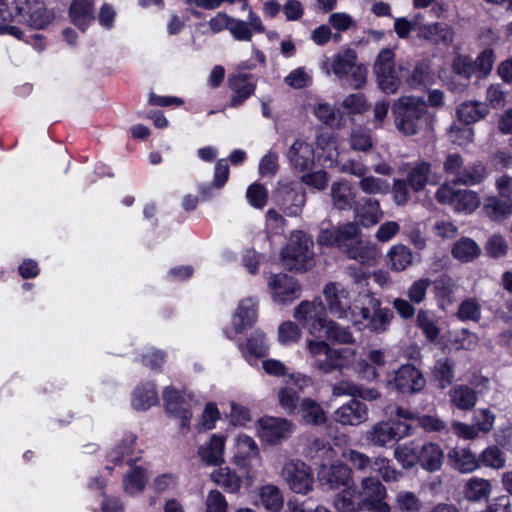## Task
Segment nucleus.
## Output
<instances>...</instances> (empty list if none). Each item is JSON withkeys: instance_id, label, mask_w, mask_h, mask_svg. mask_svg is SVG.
Here are the masks:
<instances>
[{"instance_id": "680f3d73", "label": "nucleus", "mask_w": 512, "mask_h": 512, "mask_svg": "<svg viewBox=\"0 0 512 512\" xmlns=\"http://www.w3.org/2000/svg\"><path fill=\"white\" fill-rule=\"evenodd\" d=\"M456 315L461 321L478 322L481 319V306L474 299L467 298L459 305Z\"/></svg>"}, {"instance_id": "7c9ffc66", "label": "nucleus", "mask_w": 512, "mask_h": 512, "mask_svg": "<svg viewBox=\"0 0 512 512\" xmlns=\"http://www.w3.org/2000/svg\"><path fill=\"white\" fill-rule=\"evenodd\" d=\"M238 348L245 358L262 359L268 355L266 335L261 330H254L246 342L238 344Z\"/></svg>"}, {"instance_id": "09e8293b", "label": "nucleus", "mask_w": 512, "mask_h": 512, "mask_svg": "<svg viewBox=\"0 0 512 512\" xmlns=\"http://www.w3.org/2000/svg\"><path fill=\"white\" fill-rule=\"evenodd\" d=\"M331 197L334 206L340 210L351 209L356 203L355 195L351 188L340 182L333 183Z\"/></svg>"}, {"instance_id": "37998d69", "label": "nucleus", "mask_w": 512, "mask_h": 512, "mask_svg": "<svg viewBox=\"0 0 512 512\" xmlns=\"http://www.w3.org/2000/svg\"><path fill=\"white\" fill-rule=\"evenodd\" d=\"M431 284H433V292L439 308H444L445 305L452 304L454 281L449 275L443 274L433 282L431 281Z\"/></svg>"}, {"instance_id": "e433bc0d", "label": "nucleus", "mask_w": 512, "mask_h": 512, "mask_svg": "<svg viewBox=\"0 0 512 512\" xmlns=\"http://www.w3.org/2000/svg\"><path fill=\"white\" fill-rule=\"evenodd\" d=\"M296 414H300L306 424L315 426L322 425L327 420L322 406L312 398L302 399Z\"/></svg>"}, {"instance_id": "1a4fd4ad", "label": "nucleus", "mask_w": 512, "mask_h": 512, "mask_svg": "<svg viewBox=\"0 0 512 512\" xmlns=\"http://www.w3.org/2000/svg\"><path fill=\"white\" fill-rule=\"evenodd\" d=\"M426 386L423 373L413 364L401 365L387 380V387L398 394L412 395L421 392Z\"/></svg>"}, {"instance_id": "5701e85b", "label": "nucleus", "mask_w": 512, "mask_h": 512, "mask_svg": "<svg viewBox=\"0 0 512 512\" xmlns=\"http://www.w3.org/2000/svg\"><path fill=\"white\" fill-rule=\"evenodd\" d=\"M68 16L75 27L85 32L95 20V0H72Z\"/></svg>"}, {"instance_id": "ea45409f", "label": "nucleus", "mask_w": 512, "mask_h": 512, "mask_svg": "<svg viewBox=\"0 0 512 512\" xmlns=\"http://www.w3.org/2000/svg\"><path fill=\"white\" fill-rule=\"evenodd\" d=\"M432 377L440 389L451 386L455 378L454 362L448 357L438 359L432 369Z\"/></svg>"}, {"instance_id": "39448f33", "label": "nucleus", "mask_w": 512, "mask_h": 512, "mask_svg": "<svg viewBox=\"0 0 512 512\" xmlns=\"http://www.w3.org/2000/svg\"><path fill=\"white\" fill-rule=\"evenodd\" d=\"M312 241L299 231L291 236L290 242L281 250V260L289 271L306 272L313 265V254L310 251Z\"/></svg>"}, {"instance_id": "69168bd1", "label": "nucleus", "mask_w": 512, "mask_h": 512, "mask_svg": "<svg viewBox=\"0 0 512 512\" xmlns=\"http://www.w3.org/2000/svg\"><path fill=\"white\" fill-rule=\"evenodd\" d=\"M301 337L299 326L292 321L283 322L278 329V338L282 344H291L297 342Z\"/></svg>"}, {"instance_id": "b1692460", "label": "nucleus", "mask_w": 512, "mask_h": 512, "mask_svg": "<svg viewBox=\"0 0 512 512\" xmlns=\"http://www.w3.org/2000/svg\"><path fill=\"white\" fill-rule=\"evenodd\" d=\"M367 418V405L357 399H351L335 411V420L342 425L357 426Z\"/></svg>"}, {"instance_id": "4d7b16f0", "label": "nucleus", "mask_w": 512, "mask_h": 512, "mask_svg": "<svg viewBox=\"0 0 512 512\" xmlns=\"http://www.w3.org/2000/svg\"><path fill=\"white\" fill-rule=\"evenodd\" d=\"M423 504L419 497L410 491H400L395 498L394 507L398 512H419Z\"/></svg>"}, {"instance_id": "f257e3e1", "label": "nucleus", "mask_w": 512, "mask_h": 512, "mask_svg": "<svg viewBox=\"0 0 512 512\" xmlns=\"http://www.w3.org/2000/svg\"><path fill=\"white\" fill-rule=\"evenodd\" d=\"M294 317L307 329L309 334L320 340H309L307 349L313 356L312 366L320 374L335 371L343 374L354 364L355 350L351 348H331L326 340L333 343L350 344L354 338L349 328L340 326L327 318V309L320 299L302 301L294 312Z\"/></svg>"}, {"instance_id": "de8ad7c7", "label": "nucleus", "mask_w": 512, "mask_h": 512, "mask_svg": "<svg viewBox=\"0 0 512 512\" xmlns=\"http://www.w3.org/2000/svg\"><path fill=\"white\" fill-rule=\"evenodd\" d=\"M336 395H350L353 397H360L363 400H376L380 397V393L374 388H364L353 383L341 382L334 387Z\"/></svg>"}, {"instance_id": "a211bd4d", "label": "nucleus", "mask_w": 512, "mask_h": 512, "mask_svg": "<svg viewBox=\"0 0 512 512\" xmlns=\"http://www.w3.org/2000/svg\"><path fill=\"white\" fill-rule=\"evenodd\" d=\"M324 296L327 302V309L332 316L344 318L351 309L349 292L340 284L330 282L324 288Z\"/></svg>"}, {"instance_id": "774afa93", "label": "nucleus", "mask_w": 512, "mask_h": 512, "mask_svg": "<svg viewBox=\"0 0 512 512\" xmlns=\"http://www.w3.org/2000/svg\"><path fill=\"white\" fill-rule=\"evenodd\" d=\"M343 107L351 114H361L367 111L369 105L362 93H354L346 96L342 102Z\"/></svg>"}, {"instance_id": "20e7f679", "label": "nucleus", "mask_w": 512, "mask_h": 512, "mask_svg": "<svg viewBox=\"0 0 512 512\" xmlns=\"http://www.w3.org/2000/svg\"><path fill=\"white\" fill-rule=\"evenodd\" d=\"M394 455L403 468L409 469L418 465L428 473L440 471L446 459L441 446L431 441L423 444L415 441L404 443L396 447Z\"/></svg>"}, {"instance_id": "bf43d9fd", "label": "nucleus", "mask_w": 512, "mask_h": 512, "mask_svg": "<svg viewBox=\"0 0 512 512\" xmlns=\"http://www.w3.org/2000/svg\"><path fill=\"white\" fill-rule=\"evenodd\" d=\"M246 198L252 207L256 209H262L268 202V190L263 184L254 182L248 186L246 191Z\"/></svg>"}, {"instance_id": "a19ab883", "label": "nucleus", "mask_w": 512, "mask_h": 512, "mask_svg": "<svg viewBox=\"0 0 512 512\" xmlns=\"http://www.w3.org/2000/svg\"><path fill=\"white\" fill-rule=\"evenodd\" d=\"M492 490L491 482L487 479L472 477L464 485V496L468 501L479 502L488 500Z\"/></svg>"}, {"instance_id": "4be33fe9", "label": "nucleus", "mask_w": 512, "mask_h": 512, "mask_svg": "<svg viewBox=\"0 0 512 512\" xmlns=\"http://www.w3.org/2000/svg\"><path fill=\"white\" fill-rule=\"evenodd\" d=\"M258 305L252 298L240 301L232 318L233 331L236 335L251 329L257 322Z\"/></svg>"}, {"instance_id": "79ce46f5", "label": "nucleus", "mask_w": 512, "mask_h": 512, "mask_svg": "<svg viewBox=\"0 0 512 512\" xmlns=\"http://www.w3.org/2000/svg\"><path fill=\"white\" fill-rule=\"evenodd\" d=\"M138 458L128 459L127 464L131 466L123 479V485L127 492H142L147 482V470L142 466L134 465Z\"/></svg>"}, {"instance_id": "338daca9", "label": "nucleus", "mask_w": 512, "mask_h": 512, "mask_svg": "<svg viewBox=\"0 0 512 512\" xmlns=\"http://www.w3.org/2000/svg\"><path fill=\"white\" fill-rule=\"evenodd\" d=\"M301 176V182L307 186L313 187L319 191L326 189L328 186V173L325 170L306 171Z\"/></svg>"}, {"instance_id": "f3484780", "label": "nucleus", "mask_w": 512, "mask_h": 512, "mask_svg": "<svg viewBox=\"0 0 512 512\" xmlns=\"http://www.w3.org/2000/svg\"><path fill=\"white\" fill-rule=\"evenodd\" d=\"M410 188L418 193L423 191L427 185H438L442 179V175L432 171V164L422 160L414 163L409 169L405 178Z\"/></svg>"}, {"instance_id": "c85d7f7f", "label": "nucleus", "mask_w": 512, "mask_h": 512, "mask_svg": "<svg viewBox=\"0 0 512 512\" xmlns=\"http://www.w3.org/2000/svg\"><path fill=\"white\" fill-rule=\"evenodd\" d=\"M490 113V106L479 101H465L456 109L457 121L471 126L484 119Z\"/></svg>"}, {"instance_id": "3c124183", "label": "nucleus", "mask_w": 512, "mask_h": 512, "mask_svg": "<svg viewBox=\"0 0 512 512\" xmlns=\"http://www.w3.org/2000/svg\"><path fill=\"white\" fill-rule=\"evenodd\" d=\"M447 135L449 140L457 146L465 147L473 142L474 139V129L467 125L462 124L460 122H454L447 129Z\"/></svg>"}, {"instance_id": "cd10ccee", "label": "nucleus", "mask_w": 512, "mask_h": 512, "mask_svg": "<svg viewBox=\"0 0 512 512\" xmlns=\"http://www.w3.org/2000/svg\"><path fill=\"white\" fill-rule=\"evenodd\" d=\"M348 459L359 470L371 467L373 471H378L385 481H389L392 478L391 473H394L388 465V460L385 458H376L374 461H371L367 455L356 450H350Z\"/></svg>"}, {"instance_id": "393cba45", "label": "nucleus", "mask_w": 512, "mask_h": 512, "mask_svg": "<svg viewBox=\"0 0 512 512\" xmlns=\"http://www.w3.org/2000/svg\"><path fill=\"white\" fill-rule=\"evenodd\" d=\"M333 506L338 512L364 511L362 492L355 483L344 487L334 496Z\"/></svg>"}, {"instance_id": "c756f323", "label": "nucleus", "mask_w": 512, "mask_h": 512, "mask_svg": "<svg viewBox=\"0 0 512 512\" xmlns=\"http://www.w3.org/2000/svg\"><path fill=\"white\" fill-rule=\"evenodd\" d=\"M369 305L373 313L369 321L365 323V327L374 333L385 332L394 317L392 310L387 307L382 308L380 300L374 297L369 299Z\"/></svg>"}, {"instance_id": "a18cd8bd", "label": "nucleus", "mask_w": 512, "mask_h": 512, "mask_svg": "<svg viewBox=\"0 0 512 512\" xmlns=\"http://www.w3.org/2000/svg\"><path fill=\"white\" fill-rule=\"evenodd\" d=\"M481 204L477 192L467 189L457 190L453 208L455 211L464 214L473 213Z\"/></svg>"}, {"instance_id": "13d9d810", "label": "nucleus", "mask_w": 512, "mask_h": 512, "mask_svg": "<svg viewBox=\"0 0 512 512\" xmlns=\"http://www.w3.org/2000/svg\"><path fill=\"white\" fill-rule=\"evenodd\" d=\"M486 177V168L482 164L465 167L459 172L456 183L466 186L480 184Z\"/></svg>"}, {"instance_id": "412c9836", "label": "nucleus", "mask_w": 512, "mask_h": 512, "mask_svg": "<svg viewBox=\"0 0 512 512\" xmlns=\"http://www.w3.org/2000/svg\"><path fill=\"white\" fill-rule=\"evenodd\" d=\"M259 455V448L254 439L246 434H240L236 438L235 452L232 463L238 468L249 472L252 459Z\"/></svg>"}, {"instance_id": "5fc2aeb1", "label": "nucleus", "mask_w": 512, "mask_h": 512, "mask_svg": "<svg viewBox=\"0 0 512 512\" xmlns=\"http://www.w3.org/2000/svg\"><path fill=\"white\" fill-rule=\"evenodd\" d=\"M416 326L422 331L429 342H435L440 334V328L430 315V312L420 309L416 316Z\"/></svg>"}, {"instance_id": "2eb2a0df", "label": "nucleus", "mask_w": 512, "mask_h": 512, "mask_svg": "<svg viewBox=\"0 0 512 512\" xmlns=\"http://www.w3.org/2000/svg\"><path fill=\"white\" fill-rule=\"evenodd\" d=\"M291 433L292 423L285 418L263 416L258 420V435L268 444H278Z\"/></svg>"}, {"instance_id": "f8f14e48", "label": "nucleus", "mask_w": 512, "mask_h": 512, "mask_svg": "<svg viewBox=\"0 0 512 512\" xmlns=\"http://www.w3.org/2000/svg\"><path fill=\"white\" fill-rule=\"evenodd\" d=\"M282 474L294 493L305 495L312 491L314 476L311 468L304 462L297 460L286 463Z\"/></svg>"}, {"instance_id": "7ed1b4c3", "label": "nucleus", "mask_w": 512, "mask_h": 512, "mask_svg": "<svg viewBox=\"0 0 512 512\" xmlns=\"http://www.w3.org/2000/svg\"><path fill=\"white\" fill-rule=\"evenodd\" d=\"M360 235L361 230L358 224L348 222L337 228L321 230L317 241L321 246L336 247L348 258L366 264L374 258V252L363 244Z\"/></svg>"}, {"instance_id": "864d4df0", "label": "nucleus", "mask_w": 512, "mask_h": 512, "mask_svg": "<svg viewBox=\"0 0 512 512\" xmlns=\"http://www.w3.org/2000/svg\"><path fill=\"white\" fill-rule=\"evenodd\" d=\"M479 468L481 466L500 469L505 465V456L502 450L496 445H490L477 456Z\"/></svg>"}, {"instance_id": "49530a36", "label": "nucleus", "mask_w": 512, "mask_h": 512, "mask_svg": "<svg viewBox=\"0 0 512 512\" xmlns=\"http://www.w3.org/2000/svg\"><path fill=\"white\" fill-rule=\"evenodd\" d=\"M452 403L460 410H471L476 402V392L467 385H459L450 391Z\"/></svg>"}, {"instance_id": "f03ea898", "label": "nucleus", "mask_w": 512, "mask_h": 512, "mask_svg": "<svg viewBox=\"0 0 512 512\" xmlns=\"http://www.w3.org/2000/svg\"><path fill=\"white\" fill-rule=\"evenodd\" d=\"M391 110L396 128L405 136L432 129L434 115L420 97L402 96L392 104Z\"/></svg>"}, {"instance_id": "4c0bfd02", "label": "nucleus", "mask_w": 512, "mask_h": 512, "mask_svg": "<svg viewBox=\"0 0 512 512\" xmlns=\"http://www.w3.org/2000/svg\"><path fill=\"white\" fill-rule=\"evenodd\" d=\"M337 452L331 446V444L324 439L316 438L309 447V456L312 464L318 469L321 468V463L329 466L333 463Z\"/></svg>"}, {"instance_id": "473e14b6", "label": "nucleus", "mask_w": 512, "mask_h": 512, "mask_svg": "<svg viewBox=\"0 0 512 512\" xmlns=\"http://www.w3.org/2000/svg\"><path fill=\"white\" fill-rule=\"evenodd\" d=\"M158 403L156 384L146 382L138 385L132 394V407L137 411H146Z\"/></svg>"}, {"instance_id": "72a5a7b5", "label": "nucleus", "mask_w": 512, "mask_h": 512, "mask_svg": "<svg viewBox=\"0 0 512 512\" xmlns=\"http://www.w3.org/2000/svg\"><path fill=\"white\" fill-rule=\"evenodd\" d=\"M210 477L211 480L217 486H220L226 493H238L242 485L241 476L228 466H220L211 473Z\"/></svg>"}, {"instance_id": "dca6fc26", "label": "nucleus", "mask_w": 512, "mask_h": 512, "mask_svg": "<svg viewBox=\"0 0 512 512\" xmlns=\"http://www.w3.org/2000/svg\"><path fill=\"white\" fill-rule=\"evenodd\" d=\"M362 501L365 511L376 512L382 510L387 512L389 504L384 501L387 496L385 486L378 478L366 477L362 480Z\"/></svg>"}, {"instance_id": "c03bdc74", "label": "nucleus", "mask_w": 512, "mask_h": 512, "mask_svg": "<svg viewBox=\"0 0 512 512\" xmlns=\"http://www.w3.org/2000/svg\"><path fill=\"white\" fill-rule=\"evenodd\" d=\"M451 253L461 262H471L479 257L481 249L473 239L462 237L454 243Z\"/></svg>"}, {"instance_id": "ddd939ff", "label": "nucleus", "mask_w": 512, "mask_h": 512, "mask_svg": "<svg viewBox=\"0 0 512 512\" xmlns=\"http://www.w3.org/2000/svg\"><path fill=\"white\" fill-rule=\"evenodd\" d=\"M268 288L273 301L279 304L292 303L301 293L297 280L285 273L272 274L268 279Z\"/></svg>"}, {"instance_id": "58836bf2", "label": "nucleus", "mask_w": 512, "mask_h": 512, "mask_svg": "<svg viewBox=\"0 0 512 512\" xmlns=\"http://www.w3.org/2000/svg\"><path fill=\"white\" fill-rule=\"evenodd\" d=\"M413 254L409 247L396 244L387 253V265L392 271L401 272L411 266Z\"/></svg>"}, {"instance_id": "2f4dec72", "label": "nucleus", "mask_w": 512, "mask_h": 512, "mask_svg": "<svg viewBox=\"0 0 512 512\" xmlns=\"http://www.w3.org/2000/svg\"><path fill=\"white\" fill-rule=\"evenodd\" d=\"M419 36L437 45L450 46L454 41L453 29L442 23L424 25L420 28Z\"/></svg>"}, {"instance_id": "8fccbe9b", "label": "nucleus", "mask_w": 512, "mask_h": 512, "mask_svg": "<svg viewBox=\"0 0 512 512\" xmlns=\"http://www.w3.org/2000/svg\"><path fill=\"white\" fill-rule=\"evenodd\" d=\"M393 433V427L389 422H379L367 433L366 439L374 445L384 447L396 443Z\"/></svg>"}, {"instance_id": "603ef678", "label": "nucleus", "mask_w": 512, "mask_h": 512, "mask_svg": "<svg viewBox=\"0 0 512 512\" xmlns=\"http://www.w3.org/2000/svg\"><path fill=\"white\" fill-rule=\"evenodd\" d=\"M166 414L175 420L179 421V426L182 433H186L190 429V422L192 419V411L185 401L182 403L171 404V406H164Z\"/></svg>"}, {"instance_id": "e2e57ef3", "label": "nucleus", "mask_w": 512, "mask_h": 512, "mask_svg": "<svg viewBox=\"0 0 512 512\" xmlns=\"http://www.w3.org/2000/svg\"><path fill=\"white\" fill-rule=\"evenodd\" d=\"M488 256L499 259L507 255L508 244L505 238L500 234H493L485 246Z\"/></svg>"}, {"instance_id": "4468645a", "label": "nucleus", "mask_w": 512, "mask_h": 512, "mask_svg": "<svg viewBox=\"0 0 512 512\" xmlns=\"http://www.w3.org/2000/svg\"><path fill=\"white\" fill-rule=\"evenodd\" d=\"M317 477L322 486L330 489L344 488L354 483L351 468L341 461L333 462L329 466L321 463Z\"/></svg>"}, {"instance_id": "0eeeda50", "label": "nucleus", "mask_w": 512, "mask_h": 512, "mask_svg": "<svg viewBox=\"0 0 512 512\" xmlns=\"http://www.w3.org/2000/svg\"><path fill=\"white\" fill-rule=\"evenodd\" d=\"M17 22L35 29L46 28L54 19V12L48 10L43 0H14Z\"/></svg>"}, {"instance_id": "aec40b11", "label": "nucleus", "mask_w": 512, "mask_h": 512, "mask_svg": "<svg viewBox=\"0 0 512 512\" xmlns=\"http://www.w3.org/2000/svg\"><path fill=\"white\" fill-rule=\"evenodd\" d=\"M447 465L460 474H469L479 469L477 455L469 447L455 446L448 450Z\"/></svg>"}, {"instance_id": "052dcab7", "label": "nucleus", "mask_w": 512, "mask_h": 512, "mask_svg": "<svg viewBox=\"0 0 512 512\" xmlns=\"http://www.w3.org/2000/svg\"><path fill=\"white\" fill-rule=\"evenodd\" d=\"M280 406L289 414L295 415L300 405V397L296 390L283 387L278 392Z\"/></svg>"}, {"instance_id": "9b49d317", "label": "nucleus", "mask_w": 512, "mask_h": 512, "mask_svg": "<svg viewBox=\"0 0 512 512\" xmlns=\"http://www.w3.org/2000/svg\"><path fill=\"white\" fill-rule=\"evenodd\" d=\"M287 158L291 166L299 172L313 170L316 161L323 166L327 161H332L331 157L321 161V155L316 156L313 145L300 138H297L288 149Z\"/></svg>"}, {"instance_id": "6e6552de", "label": "nucleus", "mask_w": 512, "mask_h": 512, "mask_svg": "<svg viewBox=\"0 0 512 512\" xmlns=\"http://www.w3.org/2000/svg\"><path fill=\"white\" fill-rule=\"evenodd\" d=\"M332 70L339 79L349 77L350 84L355 89H360L366 82L367 69L363 64H357V53L351 48L337 53Z\"/></svg>"}, {"instance_id": "a878e982", "label": "nucleus", "mask_w": 512, "mask_h": 512, "mask_svg": "<svg viewBox=\"0 0 512 512\" xmlns=\"http://www.w3.org/2000/svg\"><path fill=\"white\" fill-rule=\"evenodd\" d=\"M354 210H355V216L358 220L356 222L359 225L363 227H371L376 225L381 217H382V211L380 209V204L378 200L371 198V197H365L360 199L359 201H356L354 204Z\"/></svg>"}, {"instance_id": "6ab92c4d", "label": "nucleus", "mask_w": 512, "mask_h": 512, "mask_svg": "<svg viewBox=\"0 0 512 512\" xmlns=\"http://www.w3.org/2000/svg\"><path fill=\"white\" fill-rule=\"evenodd\" d=\"M253 75L247 73L230 74L228 87L233 92L230 99L231 107L241 106L256 90V83L252 82Z\"/></svg>"}, {"instance_id": "6e6d98bb", "label": "nucleus", "mask_w": 512, "mask_h": 512, "mask_svg": "<svg viewBox=\"0 0 512 512\" xmlns=\"http://www.w3.org/2000/svg\"><path fill=\"white\" fill-rule=\"evenodd\" d=\"M260 499L267 510L277 512L283 507V496L277 486L266 485L261 487Z\"/></svg>"}, {"instance_id": "f704fd0d", "label": "nucleus", "mask_w": 512, "mask_h": 512, "mask_svg": "<svg viewBox=\"0 0 512 512\" xmlns=\"http://www.w3.org/2000/svg\"><path fill=\"white\" fill-rule=\"evenodd\" d=\"M484 213L494 221H503L512 214V198L489 196L483 205Z\"/></svg>"}, {"instance_id": "423d86ee", "label": "nucleus", "mask_w": 512, "mask_h": 512, "mask_svg": "<svg viewBox=\"0 0 512 512\" xmlns=\"http://www.w3.org/2000/svg\"><path fill=\"white\" fill-rule=\"evenodd\" d=\"M272 201L286 216L297 217L305 206L306 191L296 182L279 180L272 193Z\"/></svg>"}, {"instance_id": "0e129e2a", "label": "nucleus", "mask_w": 512, "mask_h": 512, "mask_svg": "<svg viewBox=\"0 0 512 512\" xmlns=\"http://www.w3.org/2000/svg\"><path fill=\"white\" fill-rule=\"evenodd\" d=\"M430 285L431 280L429 278H420L414 281L407 290L408 299L414 304L422 303Z\"/></svg>"}, {"instance_id": "c9c22d12", "label": "nucleus", "mask_w": 512, "mask_h": 512, "mask_svg": "<svg viewBox=\"0 0 512 512\" xmlns=\"http://www.w3.org/2000/svg\"><path fill=\"white\" fill-rule=\"evenodd\" d=\"M136 440L137 436L132 432L124 433L122 439L107 453V461L115 466L122 465L125 458L133 454Z\"/></svg>"}, {"instance_id": "9d476101", "label": "nucleus", "mask_w": 512, "mask_h": 512, "mask_svg": "<svg viewBox=\"0 0 512 512\" xmlns=\"http://www.w3.org/2000/svg\"><path fill=\"white\" fill-rule=\"evenodd\" d=\"M394 57L391 49H382L374 64L378 86L386 94L395 93L400 84L395 71Z\"/></svg>"}, {"instance_id": "bb28decb", "label": "nucleus", "mask_w": 512, "mask_h": 512, "mask_svg": "<svg viewBox=\"0 0 512 512\" xmlns=\"http://www.w3.org/2000/svg\"><path fill=\"white\" fill-rule=\"evenodd\" d=\"M226 436L213 434L209 441L198 448L201 460L210 466H220L224 463Z\"/></svg>"}]
</instances>
